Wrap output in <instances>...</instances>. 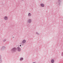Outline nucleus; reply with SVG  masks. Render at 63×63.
Masks as SVG:
<instances>
[{"label": "nucleus", "instance_id": "nucleus-1", "mask_svg": "<svg viewBox=\"0 0 63 63\" xmlns=\"http://www.w3.org/2000/svg\"><path fill=\"white\" fill-rule=\"evenodd\" d=\"M17 50L18 51H20L21 50V49L19 47H18L17 48Z\"/></svg>", "mask_w": 63, "mask_h": 63}, {"label": "nucleus", "instance_id": "nucleus-2", "mask_svg": "<svg viewBox=\"0 0 63 63\" xmlns=\"http://www.w3.org/2000/svg\"><path fill=\"white\" fill-rule=\"evenodd\" d=\"M4 19L5 20H8V17L7 16H5L4 17Z\"/></svg>", "mask_w": 63, "mask_h": 63}, {"label": "nucleus", "instance_id": "nucleus-3", "mask_svg": "<svg viewBox=\"0 0 63 63\" xmlns=\"http://www.w3.org/2000/svg\"><path fill=\"white\" fill-rule=\"evenodd\" d=\"M26 40H24L22 41V42L23 43H26Z\"/></svg>", "mask_w": 63, "mask_h": 63}, {"label": "nucleus", "instance_id": "nucleus-4", "mask_svg": "<svg viewBox=\"0 0 63 63\" xmlns=\"http://www.w3.org/2000/svg\"><path fill=\"white\" fill-rule=\"evenodd\" d=\"M54 61L53 60H51V62L52 63H54Z\"/></svg>", "mask_w": 63, "mask_h": 63}, {"label": "nucleus", "instance_id": "nucleus-5", "mask_svg": "<svg viewBox=\"0 0 63 63\" xmlns=\"http://www.w3.org/2000/svg\"><path fill=\"white\" fill-rule=\"evenodd\" d=\"M16 49V48H14L13 49H12V50H13V51H15V50Z\"/></svg>", "mask_w": 63, "mask_h": 63}, {"label": "nucleus", "instance_id": "nucleus-6", "mask_svg": "<svg viewBox=\"0 0 63 63\" xmlns=\"http://www.w3.org/2000/svg\"><path fill=\"white\" fill-rule=\"evenodd\" d=\"M41 6H42L43 7H44L45 6H44V5L43 4H41Z\"/></svg>", "mask_w": 63, "mask_h": 63}, {"label": "nucleus", "instance_id": "nucleus-7", "mask_svg": "<svg viewBox=\"0 0 63 63\" xmlns=\"http://www.w3.org/2000/svg\"><path fill=\"white\" fill-rule=\"evenodd\" d=\"M31 22V20H28V22H29V23H30Z\"/></svg>", "mask_w": 63, "mask_h": 63}, {"label": "nucleus", "instance_id": "nucleus-8", "mask_svg": "<svg viewBox=\"0 0 63 63\" xmlns=\"http://www.w3.org/2000/svg\"><path fill=\"white\" fill-rule=\"evenodd\" d=\"M23 58H21L20 59V60H23Z\"/></svg>", "mask_w": 63, "mask_h": 63}, {"label": "nucleus", "instance_id": "nucleus-9", "mask_svg": "<svg viewBox=\"0 0 63 63\" xmlns=\"http://www.w3.org/2000/svg\"><path fill=\"white\" fill-rule=\"evenodd\" d=\"M29 16H31V14H30V13H29Z\"/></svg>", "mask_w": 63, "mask_h": 63}, {"label": "nucleus", "instance_id": "nucleus-10", "mask_svg": "<svg viewBox=\"0 0 63 63\" xmlns=\"http://www.w3.org/2000/svg\"><path fill=\"white\" fill-rule=\"evenodd\" d=\"M20 47H21V45H20Z\"/></svg>", "mask_w": 63, "mask_h": 63}, {"label": "nucleus", "instance_id": "nucleus-11", "mask_svg": "<svg viewBox=\"0 0 63 63\" xmlns=\"http://www.w3.org/2000/svg\"><path fill=\"white\" fill-rule=\"evenodd\" d=\"M5 41H6V40H5Z\"/></svg>", "mask_w": 63, "mask_h": 63}]
</instances>
